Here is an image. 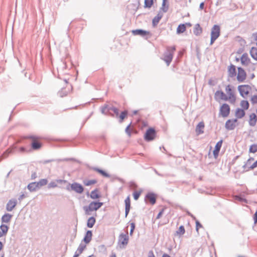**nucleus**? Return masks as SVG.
Returning a JSON list of instances; mask_svg holds the SVG:
<instances>
[{"instance_id":"nucleus-37","label":"nucleus","mask_w":257,"mask_h":257,"mask_svg":"<svg viewBox=\"0 0 257 257\" xmlns=\"http://www.w3.org/2000/svg\"><path fill=\"white\" fill-rule=\"evenodd\" d=\"M12 216L9 214H5L2 218V221L6 223L9 222L11 220Z\"/></svg>"},{"instance_id":"nucleus-36","label":"nucleus","mask_w":257,"mask_h":257,"mask_svg":"<svg viewBox=\"0 0 257 257\" xmlns=\"http://www.w3.org/2000/svg\"><path fill=\"white\" fill-rule=\"evenodd\" d=\"M250 54L252 58L257 61V48H251L250 51Z\"/></svg>"},{"instance_id":"nucleus-56","label":"nucleus","mask_w":257,"mask_h":257,"mask_svg":"<svg viewBox=\"0 0 257 257\" xmlns=\"http://www.w3.org/2000/svg\"><path fill=\"white\" fill-rule=\"evenodd\" d=\"M184 24L186 25V28L187 27H191L192 26V24L190 23H186V24Z\"/></svg>"},{"instance_id":"nucleus-44","label":"nucleus","mask_w":257,"mask_h":257,"mask_svg":"<svg viewBox=\"0 0 257 257\" xmlns=\"http://www.w3.org/2000/svg\"><path fill=\"white\" fill-rule=\"evenodd\" d=\"M127 114V112L126 111H124L122 112L119 116V118L120 119V121L122 122L124 118L126 117Z\"/></svg>"},{"instance_id":"nucleus-42","label":"nucleus","mask_w":257,"mask_h":257,"mask_svg":"<svg viewBox=\"0 0 257 257\" xmlns=\"http://www.w3.org/2000/svg\"><path fill=\"white\" fill-rule=\"evenodd\" d=\"M85 247V245L80 244L78 247L77 251L76 252V254H78L79 255L83 252Z\"/></svg>"},{"instance_id":"nucleus-38","label":"nucleus","mask_w":257,"mask_h":257,"mask_svg":"<svg viewBox=\"0 0 257 257\" xmlns=\"http://www.w3.org/2000/svg\"><path fill=\"white\" fill-rule=\"evenodd\" d=\"M36 183L37 184L39 188H40L42 186L46 185L48 183V181L46 179H43L40 180L39 182H36Z\"/></svg>"},{"instance_id":"nucleus-19","label":"nucleus","mask_w":257,"mask_h":257,"mask_svg":"<svg viewBox=\"0 0 257 257\" xmlns=\"http://www.w3.org/2000/svg\"><path fill=\"white\" fill-rule=\"evenodd\" d=\"M204 123L203 121L200 122L196 127V133L197 135H199L204 133Z\"/></svg>"},{"instance_id":"nucleus-15","label":"nucleus","mask_w":257,"mask_h":257,"mask_svg":"<svg viewBox=\"0 0 257 257\" xmlns=\"http://www.w3.org/2000/svg\"><path fill=\"white\" fill-rule=\"evenodd\" d=\"M222 140H220L219 142H218L215 145L214 150H213V155L215 158H217V157L218 156L219 152L222 146Z\"/></svg>"},{"instance_id":"nucleus-14","label":"nucleus","mask_w":257,"mask_h":257,"mask_svg":"<svg viewBox=\"0 0 257 257\" xmlns=\"http://www.w3.org/2000/svg\"><path fill=\"white\" fill-rule=\"evenodd\" d=\"M156 198V195L152 193H148L146 196V200L148 201L152 205L155 204Z\"/></svg>"},{"instance_id":"nucleus-55","label":"nucleus","mask_w":257,"mask_h":257,"mask_svg":"<svg viewBox=\"0 0 257 257\" xmlns=\"http://www.w3.org/2000/svg\"><path fill=\"white\" fill-rule=\"evenodd\" d=\"M204 3H201L200 4V9L201 10H203V8H204Z\"/></svg>"},{"instance_id":"nucleus-43","label":"nucleus","mask_w":257,"mask_h":257,"mask_svg":"<svg viewBox=\"0 0 257 257\" xmlns=\"http://www.w3.org/2000/svg\"><path fill=\"white\" fill-rule=\"evenodd\" d=\"M250 100L252 104H257V95L251 96Z\"/></svg>"},{"instance_id":"nucleus-22","label":"nucleus","mask_w":257,"mask_h":257,"mask_svg":"<svg viewBox=\"0 0 257 257\" xmlns=\"http://www.w3.org/2000/svg\"><path fill=\"white\" fill-rule=\"evenodd\" d=\"M17 204L16 200H10L7 205V209L8 211H12Z\"/></svg>"},{"instance_id":"nucleus-40","label":"nucleus","mask_w":257,"mask_h":257,"mask_svg":"<svg viewBox=\"0 0 257 257\" xmlns=\"http://www.w3.org/2000/svg\"><path fill=\"white\" fill-rule=\"evenodd\" d=\"M249 152L252 153L257 152V144H254L251 145L249 147Z\"/></svg>"},{"instance_id":"nucleus-20","label":"nucleus","mask_w":257,"mask_h":257,"mask_svg":"<svg viewBox=\"0 0 257 257\" xmlns=\"http://www.w3.org/2000/svg\"><path fill=\"white\" fill-rule=\"evenodd\" d=\"M257 121V117L255 113H252L249 115L248 123L250 126H254Z\"/></svg>"},{"instance_id":"nucleus-35","label":"nucleus","mask_w":257,"mask_h":257,"mask_svg":"<svg viewBox=\"0 0 257 257\" xmlns=\"http://www.w3.org/2000/svg\"><path fill=\"white\" fill-rule=\"evenodd\" d=\"M97 181L95 179L86 180L83 181V184L85 186H88L95 184L97 183Z\"/></svg>"},{"instance_id":"nucleus-41","label":"nucleus","mask_w":257,"mask_h":257,"mask_svg":"<svg viewBox=\"0 0 257 257\" xmlns=\"http://www.w3.org/2000/svg\"><path fill=\"white\" fill-rule=\"evenodd\" d=\"M153 0H145V7L150 8L153 6Z\"/></svg>"},{"instance_id":"nucleus-45","label":"nucleus","mask_w":257,"mask_h":257,"mask_svg":"<svg viewBox=\"0 0 257 257\" xmlns=\"http://www.w3.org/2000/svg\"><path fill=\"white\" fill-rule=\"evenodd\" d=\"M133 131V129L131 128V124L128 125L125 128V132L129 137L131 136V133Z\"/></svg>"},{"instance_id":"nucleus-59","label":"nucleus","mask_w":257,"mask_h":257,"mask_svg":"<svg viewBox=\"0 0 257 257\" xmlns=\"http://www.w3.org/2000/svg\"><path fill=\"white\" fill-rule=\"evenodd\" d=\"M3 245L2 243V242L0 241V250L3 248Z\"/></svg>"},{"instance_id":"nucleus-58","label":"nucleus","mask_w":257,"mask_h":257,"mask_svg":"<svg viewBox=\"0 0 257 257\" xmlns=\"http://www.w3.org/2000/svg\"><path fill=\"white\" fill-rule=\"evenodd\" d=\"M110 257H116V254L114 253H112Z\"/></svg>"},{"instance_id":"nucleus-10","label":"nucleus","mask_w":257,"mask_h":257,"mask_svg":"<svg viewBox=\"0 0 257 257\" xmlns=\"http://www.w3.org/2000/svg\"><path fill=\"white\" fill-rule=\"evenodd\" d=\"M214 98L215 100L228 101L227 95L221 90L217 91L214 94Z\"/></svg>"},{"instance_id":"nucleus-21","label":"nucleus","mask_w":257,"mask_h":257,"mask_svg":"<svg viewBox=\"0 0 257 257\" xmlns=\"http://www.w3.org/2000/svg\"><path fill=\"white\" fill-rule=\"evenodd\" d=\"M169 9L168 0H163L162 6L160 8V11L163 13H166L168 11Z\"/></svg>"},{"instance_id":"nucleus-54","label":"nucleus","mask_w":257,"mask_h":257,"mask_svg":"<svg viewBox=\"0 0 257 257\" xmlns=\"http://www.w3.org/2000/svg\"><path fill=\"white\" fill-rule=\"evenodd\" d=\"M253 39L256 42V45H257V33H254L252 35Z\"/></svg>"},{"instance_id":"nucleus-16","label":"nucleus","mask_w":257,"mask_h":257,"mask_svg":"<svg viewBox=\"0 0 257 257\" xmlns=\"http://www.w3.org/2000/svg\"><path fill=\"white\" fill-rule=\"evenodd\" d=\"M125 203V216L127 217L131 209V198L128 196L124 200Z\"/></svg>"},{"instance_id":"nucleus-51","label":"nucleus","mask_w":257,"mask_h":257,"mask_svg":"<svg viewBox=\"0 0 257 257\" xmlns=\"http://www.w3.org/2000/svg\"><path fill=\"white\" fill-rule=\"evenodd\" d=\"M164 209H163L160 211V212L159 213V214H158V215L157 216V219H159L161 217V216L162 215V214L164 212Z\"/></svg>"},{"instance_id":"nucleus-18","label":"nucleus","mask_w":257,"mask_h":257,"mask_svg":"<svg viewBox=\"0 0 257 257\" xmlns=\"http://www.w3.org/2000/svg\"><path fill=\"white\" fill-rule=\"evenodd\" d=\"M163 16V13L160 11L156 16H155L153 19L152 24L154 26H156L157 25L160 20L162 18Z\"/></svg>"},{"instance_id":"nucleus-9","label":"nucleus","mask_w":257,"mask_h":257,"mask_svg":"<svg viewBox=\"0 0 257 257\" xmlns=\"http://www.w3.org/2000/svg\"><path fill=\"white\" fill-rule=\"evenodd\" d=\"M237 80L239 82H243L246 78V73L245 71L241 67L237 68Z\"/></svg>"},{"instance_id":"nucleus-33","label":"nucleus","mask_w":257,"mask_h":257,"mask_svg":"<svg viewBox=\"0 0 257 257\" xmlns=\"http://www.w3.org/2000/svg\"><path fill=\"white\" fill-rule=\"evenodd\" d=\"M96 220L94 217H89L87 222V226L89 228H92L95 223Z\"/></svg>"},{"instance_id":"nucleus-53","label":"nucleus","mask_w":257,"mask_h":257,"mask_svg":"<svg viewBox=\"0 0 257 257\" xmlns=\"http://www.w3.org/2000/svg\"><path fill=\"white\" fill-rule=\"evenodd\" d=\"M148 257H155L153 251H150L148 253Z\"/></svg>"},{"instance_id":"nucleus-2","label":"nucleus","mask_w":257,"mask_h":257,"mask_svg":"<svg viewBox=\"0 0 257 257\" xmlns=\"http://www.w3.org/2000/svg\"><path fill=\"white\" fill-rule=\"evenodd\" d=\"M225 92L228 101L231 104H234L236 101V95L233 87L230 85H227L225 87Z\"/></svg>"},{"instance_id":"nucleus-49","label":"nucleus","mask_w":257,"mask_h":257,"mask_svg":"<svg viewBox=\"0 0 257 257\" xmlns=\"http://www.w3.org/2000/svg\"><path fill=\"white\" fill-rule=\"evenodd\" d=\"M131 229L130 231V234L132 235L133 233L134 230L135 228V224L134 222L131 223Z\"/></svg>"},{"instance_id":"nucleus-3","label":"nucleus","mask_w":257,"mask_h":257,"mask_svg":"<svg viewBox=\"0 0 257 257\" xmlns=\"http://www.w3.org/2000/svg\"><path fill=\"white\" fill-rule=\"evenodd\" d=\"M26 138L31 140V146L33 150H38L41 148L42 144L41 137L37 136H30Z\"/></svg>"},{"instance_id":"nucleus-5","label":"nucleus","mask_w":257,"mask_h":257,"mask_svg":"<svg viewBox=\"0 0 257 257\" xmlns=\"http://www.w3.org/2000/svg\"><path fill=\"white\" fill-rule=\"evenodd\" d=\"M220 35V28L218 25H215L211 31L210 44L212 45Z\"/></svg>"},{"instance_id":"nucleus-11","label":"nucleus","mask_w":257,"mask_h":257,"mask_svg":"<svg viewBox=\"0 0 257 257\" xmlns=\"http://www.w3.org/2000/svg\"><path fill=\"white\" fill-rule=\"evenodd\" d=\"M236 119H228L225 123V127L227 130H232L236 126Z\"/></svg>"},{"instance_id":"nucleus-48","label":"nucleus","mask_w":257,"mask_h":257,"mask_svg":"<svg viewBox=\"0 0 257 257\" xmlns=\"http://www.w3.org/2000/svg\"><path fill=\"white\" fill-rule=\"evenodd\" d=\"M202 225L198 221H196V229L197 232H198L199 229L201 228H202Z\"/></svg>"},{"instance_id":"nucleus-28","label":"nucleus","mask_w":257,"mask_h":257,"mask_svg":"<svg viewBox=\"0 0 257 257\" xmlns=\"http://www.w3.org/2000/svg\"><path fill=\"white\" fill-rule=\"evenodd\" d=\"M92 236V232L90 230L87 231L83 239L84 241L86 243H88L91 240Z\"/></svg>"},{"instance_id":"nucleus-52","label":"nucleus","mask_w":257,"mask_h":257,"mask_svg":"<svg viewBox=\"0 0 257 257\" xmlns=\"http://www.w3.org/2000/svg\"><path fill=\"white\" fill-rule=\"evenodd\" d=\"M257 167V161H255L250 167L251 169H253Z\"/></svg>"},{"instance_id":"nucleus-34","label":"nucleus","mask_w":257,"mask_h":257,"mask_svg":"<svg viewBox=\"0 0 257 257\" xmlns=\"http://www.w3.org/2000/svg\"><path fill=\"white\" fill-rule=\"evenodd\" d=\"M185 232V229L183 225H181L178 229L176 231L175 235L177 236H182L183 235Z\"/></svg>"},{"instance_id":"nucleus-57","label":"nucleus","mask_w":257,"mask_h":257,"mask_svg":"<svg viewBox=\"0 0 257 257\" xmlns=\"http://www.w3.org/2000/svg\"><path fill=\"white\" fill-rule=\"evenodd\" d=\"M162 257H171L169 254H167V253H164Z\"/></svg>"},{"instance_id":"nucleus-62","label":"nucleus","mask_w":257,"mask_h":257,"mask_svg":"<svg viewBox=\"0 0 257 257\" xmlns=\"http://www.w3.org/2000/svg\"><path fill=\"white\" fill-rule=\"evenodd\" d=\"M10 151L9 150H7L4 154V155H5L6 154L9 153Z\"/></svg>"},{"instance_id":"nucleus-6","label":"nucleus","mask_w":257,"mask_h":257,"mask_svg":"<svg viewBox=\"0 0 257 257\" xmlns=\"http://www.w3.org/2000/svg\"><path fill=\"white\" fill-rule=\"evenodd\" d=\"M240 95L242 97H246L251 90V87L248 85H240L237 87Z\"/></svg>"},{"instance_id":"nucleus-63","label":"nucleus","mask_w":257,"mask_h":257,"mask_svg":"<svg viewBox=\"0 0 257 257\" xmlns=\"http://www.w3.org/2000/svg\"><path fill=\"white\" fill-rule=\"evenodd\" d=\"M251 160H253V158H250L248 159V162H249Z\"/></svg>"},{"instance_id":"nucleus-7","label":"nucleus","mask_w":257,"mask_h":257,"mask_svg":"<svg viewBox=\"0 0 257 257\" xmlns=\"http://www.w3.org/2000/svg\"><path fill=\"white\" fill-rule=\"evenodd\" d=\"M176 48L175 46L170 47L167 49L168 52L165 54L164 60L167 63L168 66L172 61L173 58V54Z\"/></svg>"},{"instance_id":"nucleus-13","label":"nucleus","mask_w":257,"mask_h":257,"mask_svg":"<svg viewBox=\"0 0 257 257\" xmlns=\"http://www.w3.org/2000/svg\"><path fill=\"white\" fill-rule=\"evenodd\" d=\"M128 241V236L127 234H121L119 235L118 241L123 246L126 245Z\"/></svg>"},{"instance_id":"nucleus-47","label":"nucleus","mask_w":257,"mask_h":257,"mask_svg":"<svg viewBox=\"0 0 257 257\" xmlns=\"http://www.w3.org/2000/svg\"><path fill=\"white\" fill-rule=\"evenodd\" d=\"M95 170L104 177L108 176V175L106 173H105L104 171H103V170H100L99 169H95Z\"/></svg>"},{"instance_id":"nucleus-60","label":"nucleus","mask_w":257,"mask_h":257,"mask_svg":"<svg viewBox=\"0 0 257 257\" xmlns=\"http://www.w3.org/2000/svg\"><path fill=\"white\" fill-rule=\"evenodd\" d=\"M113 110H114V112H115V113H116L117 114H118V110L117 108H114L113 109Z\"/></svg>"},{"instance_id":"nucleus-1","label":"nucleus","mask_w":257,"mask_h":257,"mask_svg":"<svg viewBox=\"0 0 257 257\" xmlns=\"http://www.w3.org/2000/svg\"><path fill=\"white\" fill-rule=\"evenodd\" d=\"M103 205V203L97 201H92L88 205L83 207V210L86 215L91 214V212L96 211Z\"/></svg>"},{"instance_id":"nucleus-26","label":"nucleus","mask_w":257,"mask_h":257,"mask_svg":"<svg viewBox=\"0 0 257 257\" xmlns=\"http://www.w3.org/2000/svg\"><path fill=\"white\" fill-rule=\"evenodd\" d=\"M8 230V227L5 224H2L0 226V237L6 235Z\"/></svg>"},{"instance_id":"nucleus-25","label":"nucleus","mask_w":257,"mask_h":257,"mask_svg":"<svg viewBox=\"0 0 257 257\" xmlns=\"http://www.w3.org/2000/svg\"><path fill=\"white\" fill-rule=\"evenodd\" d=\"M193 33L196 36L200 35L202 33V29L199 24L195 25Z\"/></svg>"},{"instance_id":"nucleus-32","label":"nucleus","mask_w":257,"mask_h":257,"mask_svg":"<svg viewBox=\"0 0 257 257\" xmlns=\"http://www.w3.org/2000/svg\"><path fill=\"white\" fill-rule=\"evenodd\" d=\"M245 110L241 108H237L235 111V115L238 118H241L245 115Z\"/></svg>"},{"instance_id":"nucleus-50","label":"nucleus","mask_w":257,"mask_h":257,"mask_svg":"<svg viewBox=\"0 0 257 257\" xmlns=\"http://www.w3.org/2000/svg\"><path fill=\"white\" fill-rule=\"evenodd\" d=\"M253 219L254 221V224H256L257 223V210L253 216Z\"/></svg>"},{"instance_id":"nucleus-31","label":"nucleus","mask_w":257,"mask_h":257,"mask_svg":"<svg viewBox=\"0 0 257 257\" xmlns=\"http://www.w3.org/2000/svg\"><path fill=\"white\" fill-rule=\"evenodd\" d=\"M240 106L241 109L244 110H247L249 106V104L248 101L245 100H242L240 102Z\"/></svg>"},{"instance_id":"nucleus-23","label":"nucleus","mask_w":257,"mask_h":257,"mask_svg":"<svg viewBox=\"0 0 257 257\" xmlns=\"http://www.w3.org/2000/svg\"><path fill=\"white\" fill-rule=\"evenodd\" d=\"M90 197L92 199H97L100 197V195L99 192V190L97 189H95L92 191L90 193Z\"/></svg>"},{"instance_id":"nucleus-4","label":"nucleus","mask_w":257,"mask_h":257,"mask_svg":"<svg viewBox=\"0 0 257 257\" xmlns=\"http://www.w3.org/2000/svg\"><path fill=\"white\" fill-rule=\"evenodd\" d=\"M157 136V132L153 127L149 128L146 132L144 136L145 141L150 142L155 139Z\"/></svg>"},{"instance_id":"nucleus-27","label":"nucleus","mask_w":257,"mask_h":257,"mask_svg":"<svg viewBox=\"0 0 257 257\" xmlns=\"http://www.w3.org/2000/svg\"><path fill=\"white\" fill-rule=\"evenodd\" d=\"M28 188L31 192L35 191L39 189L36 182L30 183L28 185Z\"/></svg>"},{"instance_id":"nucleus-29","label":"nucleus","mask_w":257,"mask_h":257,"mask_svg":"<svg viewBox=\"0 0 257 257\" xmlns=\"http://www.w3.org/2000/svg\"><path fill=\"white\" fill-rule=\"evenodd\" d=\"M186 30V25L184 24H180L177 28V33L178 34L185 32Z\"/></svg>"},{"instance_id":"nucleus-17","label":"nucleus","mask_w":257,"mask_h":257,"mask_svg":"<svg viewBox=\"0 0 257 257\" xmlns=\"http://www.w3.org/2000/svg\"><path fill=\"white\" fill-rule=\"evenodd\" d=\"M241 63L242 65L247 66L250 62V60L246 53L243 54L240 58Z\"/></svg>"},{"instance_id":"nucleus-24","label":"nucleus","mask_w":257,"mask_h":257,"mask_svg":"<svg viewBox=\"0 0 257 257\" xmlns=\"http://www.w3.org/2000/svg\"><path fill=\"white\" fill-rule=\"evenodd\" d=\"M132 33L134 35H141V36H146L149 34V32L143 30H135L132 31Z\"/></svg>"},{"instance_id":"nucleus-61","label":"nucleus","mask_w":257,"mask_h":257,"mask_svg":"<svg viewBox=\"0 0 257 257\" xmlns=\"http://www.w3.org/2000/svg\"><path fill=\"white\" fill-rule=\"evenodd\" d=\"M78 256H79V254H76V253H75V254H74L73 257H78Z\"/></svg>"},{"instance_id":"nucleus-46","label":"nucleus","mask_w":257,"mask_h":257,"mask_svg":"<svg viewBox=\"0 0 257 257\" xmlns=\"http://www.w3.org/2000/svg\"><path fill=\"white\" fill-rule=\"evenodd\" d=\"M141 194V191H135L133 193V196L135 200H137L139 199L140 195Z\"/></svg>"},{"instance_id":"nucleus-12","label":"nucleus","mask_w":257,"mask_h":257,"mask_svg":"<svg viewBox=\"0 0 257 257\" xmlns=\"http://www.w3.org/2000/svg\"><path fill=\"white\" fill-rule=\"evenodd\" d=\"M71 188L72 190L79 194L82 193L84 191L83 186L81 184L77 183H72L71 185Z\"/></svg>"},{"instance_id":"nucleus-8","label":"nucleus","mask_w":257,"mask_h":257,"mask_svg":"<svg viewBox=\"0 0 257 257\" xmlns=\"http://www.w3.org/2000/svg\"><path fill=\"white\" fill-rule=\"evenodd\" d=\"M230 110L229 105L226 103H224L220 107L219 113L222 117H225L229 115Z\"/></svg>"},{"instance_id":"nucleus-64","label":"nucleus","mask_w":257,"mask_h":257,"mask_svg":"<svg viewBox=\"0 0 257 257\" xmlns=\"http://www.w3.org/2000/svg\"><path fill=\"white\" fill-rule=\"evenodd\" d=\"M1 257H4V254L2 255Z\"/></svg>"},{"instance_id":"nucleus-30","label":"nucleus","mask_w":257,"mask_h":257,"mask_svg":"<svg viewBox=\"0 0 257 257\" xmlns=\"http://www.w3.org/2000/svg\"><path fill=\"white\" fill-rule=\"evenodd\" d=\"M228 75L230 77H234L236 74V69L234 65H231L228 67Z\"/></svg>"},{"instance_id":"nucleus-39","label":"nucleus","mask_w":257,"mask_h":257,"mask_svg":"<svg viewBox=\"0 0 257 257\" xmlns=\"http://www.w3.org/2000/svg\"><path fill=\"white\" fill-rule=\"evenodd\" d=\"M62 182H63V181L61 180H58L56 181V182H51L48 185V187L49 188H55V187H56L57 186V183H61Z\"/></svg>"}]
</instances>
